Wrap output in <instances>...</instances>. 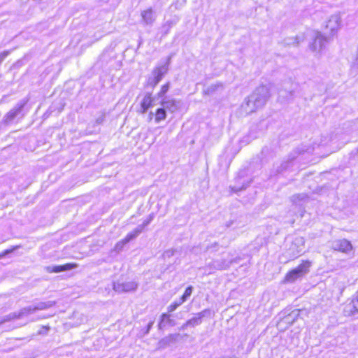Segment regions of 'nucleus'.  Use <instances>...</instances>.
<instances>
[{
  "label": "nucleus",
  "instance_id": "12",
  "mask_svg": "<svg viewBox=\"0 0 358 358\" xmlns=\"http://www.w3.org/2000/svg\"><path fill=\"white\" fill-rule=\"evenodd\" d=\"M292 201L295 208H299V211L303 216V212L305 211V206L309 201V197L306 194H299L292 196Z\"/></svg>",
  "mask_w": 358,
  "mask_h": 358
},
{
  "label": "nucleus",
  "instance_id": "25",
  "mask_svg": "<svg viewBox=\"0 0 358 358\" xmlns=\"http://www.w3.org/2000/svg\"><path fill=\"white\" fill-rule=\"evenodd\" d=\"M182 303L180 301V300L178 299L176 300L174 302H173L171 304H170L168 308V312L171 313L173 312L178 308L180 306H181Z\"/></svg>",
  "mask_w": 358,
  "mask_h": 358
},
{
  "label": "nucleus",
  "instance_id": "15",
  "mask_svg": "<svg viewBox=\"0 0 358 358\" xmlns=\"http://www.w3.org/2000/svg\"><path fill=\"white\" fill-rule=\"evenodd\" d=\"M78 265L75 263H67L64 265L48 266L45 268L49 273H60L77 268Z\"/></svg>",
  "mask_w": 358,
  "mask_h": 358
},
{
  "label": "nucleus",
  "instance_id": "24",
  "mask_svg": "<svg viewBox=\"0 0 358 358\" xmlns=\"http://www.w3.org/2000/svg\"><path fill=\"white\" fill-rule=\"evenodd\" d=\"M178 336H179V334H171V335L164 338L161 341V343H164V344H169L171 343H173L178 339Z\"/></svg>",
  "mask_w": 358,
  "mask_h": 358
},
{
  "label": "nucleus",
  "instance_id": "37",
  "mask_svg": "<svg viewBox=\"0 0 358 358\" xmlns=\"http://www.w3.org/2000/svg\"><path fill=\"white\" fill-rule=\"evenodd\" d=\"M188 327H189V324H187V322H186L185 324H183L182 325V327H181V328H180V329H181L182 330H185V329H187Z\"/></svg>",
  "mask_w": 358,
  "mask_h": 358
},
{
  "label": "nucleus",
  "instance_id": "39",
  "mask_svg": "<svg viewBox=\"0 0 358 358\" xmlns=\"http://www.w3.org/2000/svg\"><path fill=\"white\" fill-rule=\"evenodd\" d=\"M3 124L2 122L0 123V130L1 129V127Z\"/></svg>",
  "mask_w": 358,
  "mask_h": 358
},
{
  "label": "nucleus",
  "instance_id": "10",
  "mask_svg": "<svg viewBox=\"0 0 358 358\" xmlns=\"http://www.w3.org/2000/svg\"><path fill=\"white\" fill-rule=\"evenodd\" d=\"M113 289L118 293L135 291L138 287V283L134 281L114 282Z\"/></svg>",
  "mask_w": 358,
  "mask_h": 358
},
{
  "label": "nucleus",
  "instance_id": "4",
  "mask_svg": "<svg viewBox=\"0 0 358 358\" xmlns=\"http://www.w3.org/2000/svg\"><path fill=\"white\" fill-rule=\"evenodd\" d=\"M55 304V301H48L45 302H39L34 306H28L21 309L17 313H13L7 316L5 320H10L13 319L20 318L24 316L29 315L36 310H45L52 307Z\"/></svg>",
  "mask_w": 358,
  "mask_h": 358
},
{
  "label": "nucleus",
  "instance_id": "27",
  "mask_svg": "<svg viewBox=\"0 0 358 358\" xmlns=\"http://www.w3.org/2000/svg\"><path fill=\"white\" fill-rule=\"evenodd\" d=\"M155 217L154 213H151L148 215V217L143 221V225L144 227L148 226L150 223L153 220Z\"/></svg>",
  "mask_w": 358,
  "mask_h": 358
},
{
  "label": "nucleus",
  "instance_id": "17",
  "mask_svg": "<svg viewBox=\"0 0 358 358\" xmlns=\"http://www.w3.org/2000/svg\"><path fill=\"white\" fill-rule=\"evenodd\" d=\"M178 22L179 18L176 16H174L173 18L164 22L160 27V31L162 34V36H166L169 33L171 28Z\"/></svg>",
  "mask_w": 358,
  "mask_h": 358
},
{
  "label": "nucleus",
  "instance_id": "28",
  "mask_svg": "<svg viewBox=\"0 0 358 358\" xmlns=\"http://www.w3.org/2000/svg\"><path fill=\"white\" fill-rule=\"evenodd\" d=\"M174 253H175V250L169 249V250H166L163 253V257H164V259L170 258L171 257L174 255Z\"/></svg>",
  "mask_w": 358,
  "mask_h": 358
},
{
  "label": "nucleus",
  "instance_id": "36",
  "mask_svg": "<svg viewBox=\"0 0 358 358\" xmlns=\"http://www.w3.org/2000/svg\"><path fill=\"white\" fill-rule=\"evenodd\" d=\"M153 324H154V322H153V321L150 322L148 323V330H147L148 331H150V329L152 328V327Z\"/></svg>",
  "mask_w": 358,
  "mask_h": 358
},
{
  "label": "nucleus",
  "instance_id": "29",
  "mask_svg": "<svg viewBox=\"0 0 358 358\" xmlns=\"http://www.w3.org/2000/svg\"><path fill=\"white\" fill-rule=\"evenodd\" d=\"M9 54L10 51L8 50H6L0 53V64Z\"/></svg>",
  "mask_w": 358,
  "mask_h": 358
},
{
  "label": "nucleus",
  "instance_id": "3",
  "mask_svg": "<svg viewBox=\"0 0 358 358\" xmlns=\"http://www.w3.org/2000/svg\"><path fill=\"white\" fill-rule=\"evenodd\" d=\"M171 56L166 59V62L156 66L152 71V75L148 78L147 85L154 88L163 78L169 71Z\"/></svg>",
  "mask_w": 358,
  "mask_h": 358
},
{
  "label": "nucleus",
  "instance_id": "26",
  "mask_svg": "<svg viewBox=\"0 0 358 358\" xmlns=\"http://www.w3.org/2000/svg\"><path fill=\"white\" fill-rule=\"evenodd\" d=\"M138 234L136 233L135 230L134 229L132 231L129 233L125 238H124V242L125 243H129V241H132L133 239L136 238Z\"/></svg>",
  "mask_w": 358,
  "mask_h": 358
},
{
  "label": "nucleus",
  "instance_id": "19",
  "mask_svg": "<svg viewBox=\"0 0 358 358\" xmlns=\"http://www.w3.org/2000/svg\"><path fill=\"white\" fill-rule=\"evenodd\" d=\"M156 96L152 97L151 93H147L143 97L141 103L142 113H145L148 109L152 106L153 102L155 101Z\"/></svg>",
  "mask_w": 358,
  "mask_h": 358
},
{
  "label": "nucleus",
  "instance_id": "31",
  "mask_svg": "<svg viewBox=\"0 0 358 358\" xmlns=\"http://www.w3.org/2000/svg\"><path fill=\"white\" fill-rule=\"evenodd\" d=\"M144 228L145 227L141 224L138 225L134 230H135L136 233H137L139 235L140 234L142 233V231H143Z\"/></svg>",
  "mask_w": 358,
  "mask_h": 358
},
{
  "label": "nucleus",
  "instance_id": "18",
  "mask_svg": "<svg viewBox=\"0 0 358 358\" xmlns=\"http://www.w3.org/2000/svg\"><path fill=\"white\" fill-rule=\"evenodd\" d=\"M259 109V108L255 105L253 101H250V99L249 96L245 99V101L241 105V110L246 115L251 114L255 112L257 110Z\"/></svg>",
  "mask_w": 358,
  "mask_h": 358
},
{
  "label": "nucleus",
  "instance_id": "34",
  "mask_svg": "<svg viewBox=\"0 0 358 358\" xmlns=\"http://www.w3.org/2000/svg\"><path fill=\"white\" fill-rule=\"evenodd\" d=\"M189 297V296L185 295V294H183L182 296L179 299L183 303L184 302H185L187 300V299Z\"/></svg>",
  "mask_w": 358,
  "mask_h": 358
},
{
  "label": "nucleus",
  "instance_id": "35",
  "mask_svg": "<svg viewBox=\"0 0 358 358\" xmlns=\"http://www.w3.org/2000/svg\"><path fill=\"white\" fill-rule=\"evenodd\" d=\"M12 250H6L3 253L0 254V258L4 257L7 254H9L12 252Z\"/></svg>",
  "mask_w": 358,
  "mask_h": 358
},
{
  "label": "nucleus",
  "instance_id": "13",
  "mask_svg": "<svg viewBox=\"0 0 358 358\" xmlns=\"http://www.w3.org/2000/svg\"><path fill=\"white\" fill-rule=\"evenodd\" d=\"M161 105L171 113H174L178 110L180 106L181 103L180 101L170 99L169 97H164L160 101Z\"/></svg>",
  "mask_w": 358,
  "mask_h": 358
},
{
  "label": "nucleus",
  "instance_id": "1",
  "mask_svg": "<svg viewBox=\"0 0 358 358\" xmlns=\"http://www.w3.org/2000/svg\"><path fill=\"white\" fill-rule=\"evenodd\" d=\"M342 20L339 13L331 15L322 27V32L315 34V52L322 54L341 28Z\"/></svg>",
  "mask_w": 358,
  "mask_h": 358
},
{
  "label": "nucleus",
  "instance_id": "23",
  "mask_svg": "<svg viewBox=\"0 0 358 358\" xmlns=\"http://www.w3.org/2000/svg\"><path fill=\"white\" fill-rule=\"evenodd\" d=\"M169 83H167L162 85L160 91L155 96L156 98L157 97V99H160L161 100H162L163 98L166 97L165 94L169 91Z\"/></svg>",
  "mask_w": 358,
  "mask_h": 358
},
{
  "label": "nucleus",
  "instance_id": "30",
  "mask_svg": "<svg viewBox=\"0 0 358 358\" xmlns=\"http://www.w3.org/2000/svg\"><path fill=\"white\" fill-rule=\"evenodd\" d=\"M192 291H193V287H192V286H189V287H187L186 288V289H185V291L184 294H185V295H187V296H191V294H192Z\"/></svg>",
  "mask_w": 358,
  "mask_h": 358
},
{
  "label": "nucleus",
  "instance_id": "33",
  "mask_svg": "<svg viewBox=\"0 0 358 358\" xmlns=\"http://www.w3.org/2000/svg\"><path fill=\"white\" fill-rule=\"evenodd\" d=\"M245 188H246V186H244V185H243L241 187H238L236 186L231 187L232 190L236 193L239 191H241L242 189H244Z\"/></svg>",
  "mask_w": 358,
  "mask_h": 358
},
{
  "label": "nucleus",
  "instance_id": "5",
  "mask_svg": "<svg viewBox=\"0 0 358 358\" xmlns=\"http://www.w3.org/2000/svg\"><path fill=\"white\" fill-rule=\"evenodd\" d=\"M311 262L306 261L288 272L284 279L285 282L293 283L308 273Z\"/></svg>",
  "mask_w": 358,
  "mask_h": 358
},
{
  "label": "nucleus",
  "instance_id": "9",
  "mask_svg": "<svg viewBox=\"0 0 358 358\" xmlns=\"http://www.w3.org/2000/svg\"><path fill=\"white\" fill-rule=\"evenodd\" d=\"M238 259L236 258H221L213 260L210 263H209V268L216 269V270H224L228 268L230 265L233 262H237Z\"/></svg>",
  "mask_w": 358,
  "mask_h": 358
},
{
  "label": "nucleus",
  "instance_id": "7",
  "mask_svg": "<svg viewBox=\"0 0 358 358\" xmlns=\"http://www.w3.org/2000/svg\"><path fill=\"white\" fill-rule=\"evenodd\" d=\"M269 96L268 87L266 85H261L256 88L252 94L249 96V98L250 101H253L255 105L261 108L266 104Z\"/></svg>",
  "mask_w": 358,
  "mask_h": 358
},
{
  "label": "nucleus",
  "instance_id": "21",
  "mask_svg": "<svg viewBox=\"0 0 358 358\" xmlns=\"http://www.w3.org/2000/svg\"><path fill=\"white\" fill-rule=\"evenodd\" d=\"M176 322L173 320L171 319V315L168 313H163L161 315V320L159 322L158 327L159 329H163L166 325L175 326Z\"/></svg>",
  "mask_w": 358,
  "mask_h": 358
},
{
  "label": "nucleus",
  "instance_id": "16",
  "mask_svg": "<svg viewBox=\"0 0 358 358\" xmlns=\"http://www.w3.org/2000/svg\"><path fill=\"white\" fill-rule=\"evenodd\" d=\"M210 313V310L205 309L195 315L194 317L187 321V324H189V327H194L202 322V319Z\"/></svg>",
  "mask_w": 358,
  "mask_h": 358
},
{
  "label": "nucleus",
  "instance_id": "2",
  "mask_svg": "<svg viewBox=\"0 0 358 358\" xmlns=\"http://www.w3.org/2000/svg\"><path fill=\"white\" fill-rule=\"evenodd\" d=\"M29 100V98L25 97L19 101L16 105L4 115L2 120L3 125H10L13 123L15 120L18 122L20 120L22 119L26 115L24 107Z\"/></svg>",
  "mask_w": 358,
  "mask_h": 358
},
{
  "label": "nucleus",
  "instance_id": "11",
  "mask_svg": "<svg viewBox=\"0 0 358 358\" xmlns=\"http://www.w3.org/2000/svg\"><path fill=\"white\" fill-rule=\"evenodd\" d=\"M331 248L336 251L349 254L353 249L351 243L346 239L336 240L331 243Z\"/></svg>",
  "mask_w": 358,
  "mask_h": 358
},
{
  "label": "nucleus",
  "instance_id": "22",
  "mask_svg": "<svg viewBox=\"0 0 358 358\" xmlns=\"http://www.w3.org/2000/svg\"><path fill=\"white\" fill-rule=\"evenodd\" d=\"M166 117V109L163 108H158L155 113V122L157 123L165 120Z\"/></svg>",
  "mask_w": 358,
  "mask_h": 358
},
{
  "label": "nucleus",
  "instance_id": "20",
  "mask_svg": "<svg viewBox=\"0 0 358 358\" xmlns=\"http://www.w3.org/2000/svg\"><path fill=\"white\" fill-rule=\"evenodd\" d=\"M289 82L285 83L284 84L285 87H287V85H289ZM292 89L287 90V88L280 89L278 92L279 94V99L281 102H285L288 101L292 96Z\"/></svg>",
  "mask_w": 358,
  "mask_h": 358
},
{
  "label": "nucleus",
  "instance_id": "38",
  "mask_svg": "<svg viewBox=\"0 0 358 358\" xmlns=\"http://www.w3.org/2000/svg\"><path fill=\"white\" fill-rule=\"evenodd\" d=\"M296 40H297V38H295V39H294V41L293 43H299V41H296Z\"/></svg>",
  "mask_w": 358,
  "mask_h": 358
},
{
  "label": "nucleus",
  "instance_id": "40",
  "mask_svg": "<svg viewBox=\"0 0 358 358\" xmlns=\"http://www.w3.org/2000/svg\"><path fill=\"white\" fill-rule=\"evenodd\" d=\"M289 317H285V320L288 321Z\"/></svg>",
  "mask_w": 358,
  "mask_h": 358
},
{
  "label": "nucleus",
  "instance_id": "14",
  "mask_svg": "<svg viewBox=\"0 0 358 358\" xmlns=\"http://www.w3.org/2000/svg\"><path fill=\"white\" fill-rule=\"evenodd\" d=\"M141 23L144 26H152L156 20V16L152 8H150L141 11Z\"/></svg>",
  "mask_w": 358,
  "mask_h": 358
},
{
  "label": "nucleus",
  "instance_id": "32",
  "mask_svg": "<svg viewBox=\"0 0 358 358\" xmlns=\"http://www.w3.org/2000/svg\"><path fill=\"white\" fill-rule=\"evenodd\" d=\"M49 330L48 327H43L40 331H38V334H45Z\"/></svg>",
  "mask_w": 358,
  "mask_h": 358
},
{
  "label": "nucleus",
  "instance_id": "6",
  "mask_svg": "<svg viewBox=\"0 0 358 358\" xmlns=\"http://www.w3.org/2000/svg\"><path fill=\"white\" fill-rule=\"evenodd\" d=\"M303 241L302 238L288 237L286 239V256L289 258L298 256L303 250Z\"/></svg>",
  "mask_w": 358,
  "mask_h": 358
},
{
  "label": "nucleus",
  "instance_id": "8",
  "mask_svg": "<svg viewBox=\"0 0 358 358\" xmlns=\"http://www.w3.org/2000/svg\"><path fill=\"white\" fill-rule=\"evenodd\" d=\"M337 143L338 137L336 135L334 136H322L320 141L317 143V147L318 148L322 146L327 148L328 153L327 155H328L331 152H335L340 148V146Z\"/></svg>",
  "mask_w": 358,
  "mask_h": 358
}]
</instances>
